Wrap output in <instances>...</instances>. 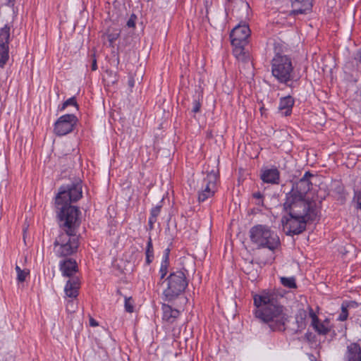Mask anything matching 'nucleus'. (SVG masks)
I'll return each mask as SVG.
<instances>
[{
	"label": "nucleus",
	"mask_w": 361,
	"mask_h": 361,
	"mask_svg": "<svg viewBox=\"0 0 361 361\" xmlns=\"http://www.w3.org/2000/svg\"><path fill=\"white\" fill-rule=\"evenodd\" d=\"M80 181L63 185L59 188L55 197V207L59 226L63 229L54 242V250L59 257L68 258L75 254L79 247V238L76 231L80 221L79 209L71 204L82 196Z\"/></svg>",
	"instance_id": "nucleus-1"
},
{
	"label": "nucleus",
	"mask_w": 361,
	"mask_h": 361,
	"mask_svg": "<svg viewBox=\"0 0 361 361\" xmlns=\"http://www.w3.org/2000/svg\"><path fill=\"white\" fill-rule=\"evenodd\" d=\"M283 294L276 290H263L253 295L256 309L255 315L262 322L267 324L272 331H284L290 316L281 300Z\"/></svg>",
	"instance_id": "nucleus-2"
},
{
	"label": "nucleus",
	"mask_w": 361,
	"mask_h": 361,
	"mask_svg": "<svg viewBox=\"0 0 361 361\" xmlns=\"http://www.w3.org/2000/svg\"><path fill=\"white\" fill-rule=\"evenodd\" d=\"M283 211L288 215L302 216L310 221H315L317 216L316 204L302 196L287 192L283 204Z\"/></svg>",
	"instance_id": "nucleus-3"
},
{
	"label": "nucleus",
	"mask_w": 361,
	"mask_h": 361,
	"mask_svg": "<svg viewBox=\"0 0 361 361\" xmlns=\"http://www.w3.org/2000/svg\"><path fill=\"white\" fill-rule=\"evenodd\" d=\"M271 73L279 83L292 89L299 80V78L295 75L292 60L287 55H275L271 60Z\"/></svg>",
	"instance_id": "nucleus-4"
},
{
	"label": "nucleus",
	"mask_w": 361,
	"mask_h": 361,
	"mask_svg": "<svg viewBox=\"0 0 361 361\" xmlns=\"http://www.w3.org/2000/svg\"><path fill=\"white\" fill-rule=\"evenodd\" d=\"M188 271L185 269H172L169 275L165 279L164 283H166L163 290V300L172 302L183 294L188 286V279L186 276Z\"/></svg>",
	"instance_id": "nucleus-5"
},
{
	"label": "nucleus",
	"mask_w": 361,
	"mask_h": 361,
	"mask_svg": "<svg viewBox=\"0 0 361 361\" xmlns=\"http://www.w3.org/2000/svg\"><path fill=\"white\" fill-rule=\"evenodd\" d=\"M249 233L251 242L259 249L267 248L274 251L281 245L279 237L267 225H255L250 228Z\"/></svg>",
	"instance_id": "nucleus-6"
},
{
	"label": "nucleus",
	"mask_w": 361,
	"mask_h": 361,
	"mask_svg": "<svg viewBox=\"0 0 361 361\" xmlns=\"http://www.w3.org/2000/svg\"><path fill=\"white\" fill-rule=\"evenodd\" d=\"M59 269L63 276L69 278L64 288L66 295L75 298L78 295L80 284L79 277L75 276L79 271L78 263L73 258H66L60 261Z\"/></svg>",
	"instance_id": "nucleus-7"
},
{
	"label": "nucleus",
	"mask_w": 361,
	"mask_h": 361,
	"mask_svg": "<svg viewBox=\"0 0 361 361\" xmlns=\"http://www.w3.org/2000/svg\"><path fill=\"white\" fill-rule=\"evenodd\" d=\"M313 221L302 216L288 214L284 215L281 219V223L283 229L286 231V234L290 236L302 233L305 231L307 224Z\"/></svg>",
	"instance_id": "nucleus-8"
},
{
	"label": "nucleus",
	"mask_w": 361,
	"mask_h": 361,
	"mask_svg": "<svg viewBox=\"0 0 361 361\" xmlns=\"http://www.w3.org/2000/svg\"><path fill=\"white\" fill-rule=\"evenodd\" d=\"M217 174L212 171L202 180L201 186L198 189V201L204 202L208 198L213 197L216 190Z\"/></svg>",
	"instance_id": "nucleus-9"
},
{
	"label": "nucleus",
	"mask_w": 361,
	"mask_h": 361,
	"mask_svg": "<svg viewBox=\"0 0 361 361\" xmlns=\"http://www.w3.org/2000/svg\"><path fill=\"white\" fill-rule=\"evenodd\" d=\"M78 119L73 114H68L60 116L54 123V131L58 136H63L71 133Z\"/></svg>",
	"instance_id": "nucleus-10"
},
{
	"label": "nucleus",
	"mask_w": 361,
	"mask_h": 361,
	"mask_svg": "<svg viewBox=\"0 0 361 361\" xmlns=\"http://www.w3.org/2000/svg\"><path fill=\"white\" fill-rule=\"evenodd\" d=\"M314 175L310 171H306L303 176L296 183L293 184L292 188L289 192L296 196L305 197L307 193L310 190L312 183L310 178Z\"/></svg>",
	"instance_id": "nucleus-11"
},
{
	"label": "nucleus",
	"mask_w": 361,
	"mask_h": 361,
	"mask_svg": "<svg viewBox=\"0 0 361 361\" xmlns=\"http://www.w3.org/2000/svg\"><path fill=\"white\" fill-rule=\"evenodd\" d=\"M250 35V30L249 26L244 25H238L235 26L230 34L231 44H247V39Z\"/></svg>",
	"instance_id": "nucleus-12"
},
{
	"label": "nucleus",
	"mask_w": 361,
	"mask_h": 361,
	"mask_svg": "<svg viewBox=\"0 0 361 361\" xmlns=\"http://www.w3.org/2000/svg\"><path fill=\"white\" fill-rule=\"evenodd\" d=\"M260 178L264 183L278 185L280 183V171L275 166L261 170Z\"/></svg>",
	"instance_id": "nucleus-13"
},
{
	"label": "nucleus",
	"mask_w": 361,
	"mask_h": 361,
	"mask_svg": "<svg viewBox=\"0 0 361 361\" xmlns=\"http://www.w3.org/2000/svg\"><path fill=\"white\" fill-rule=\"evenodd\" d=\"M344 361H361V346L357 342L347 345Z\"/></svg>",
	"instance_id": "nucleus-14"
},
{
	"label": "nucleus",
	"mask_w": 361,
	"mask_h": 361,
	"mask_svg": "<svg viewBox=\"0 0 361 361\" xmlns=\"http://www.w3.org/2000/svg\"><path fill=\"white\" fill-rule=\"evenodd\" d=\"M293 10L290 15L306 14L311 11L310 0H290Z\"/></svg>",
	"instance_id": "nucleus-15"
},
{
	"label": "nucleus",
	"mask_w": 361,
	"mask_h": 361,
	"mask_svg": "<svg viewBox=\"0 0 361 361\" xmlns=\"http://www.w3.org/2000/svg\"><path fill=\"white\" fill-rule=\"evenodd\" d=\"M295 99L292 96L283 97L279 99V111L282 116H288L292 114Z\"/></svg>",
	"instance_id": "nucleus-16"
},
{
	"label": "nucleus",
	"mask_w": 361,
	"mask_h": 361,
	"mask_svg": "<svg viewBox=\"0 0 361 361\" xmlns=\"http://www.w3.org/2000/svg\"><path fill=\"white\" fill-rule=\"evenodd\" d=\"M161 310L163 312L162 319L169 324H173L180 315L179 310L173 308L168 304H162Z\"/></svg>",
	"instance_id": "nucleus-17"
},
{
	"label": "nucleus",
	"mask_w": 361,
	"mask_h": 361,
	"mask_svg": "<svg viewBox=\"0 0 361 361\" xmlns=\"http://www.w3.org/2000/svg\"><path fill=\"white\" fill-rule=\"evenodd\" d=\"M307 317V312L304 309H300L298 310L295 314V324L297 325V328L294 329L295 334L301 333L307 326L306 319Z\"/></svg>",
	"instance_id": "nucleus-18"
},
{
	"label": "nucleus",
	"mask_w": 361,
	"mask_h": 361,
	"mask_svg": "<svg viewBox=\"0 0 361 361\" xmlns=\"http://www.w3.org/2000/svg\"><path fill=\"white\" fill-rule=\"evenodd\" d=\"M358 307V303L355 301H343L341 304V312L338 315V320L344 322L348 319V310L351 308H356Z\"/></svg>",
	"instance_id": "nucleus-19"
},
{
	"label": "nucleus",
	"mask_w": 361,
	"mask_h": 361,
	"mask_svg": "<svg viewBox=\"0 0 361 361\" xmlns=\"http://www.w3.org/2000/svg\"><path fill=\"white\" fill-rule=\"evenodd\" d=\"M232 46L233 47V54L234 56L238 59V60H242V61H249V58H248V56H247L245 54V53L244 52V47L247 44H241L238 45V44H231Z\"/></svg>",
	"instance_id": "nucleus-20"
},
{
	"label": "nucleus",
	"mask_w": 361,
	"mask_h": 361,
	"mask_svg": "<svg viewBox=\"0 0 361 361\" xmlns=\"http://www.w3.org/2000/svg\"><path fill=\"white\" fill-rule=\"evenodd\" d=\"M154 259L152 237L149 236L145 248V264L149 265Z\"/></svg>",
	"instance_id": "nucleus-21"
},
{
	"label": "nucleus",
	"mask_w": 361,
	"mask_h": 361,
	"mask_svg": "<svg viewBox=\"0 0 361 361\" xmlns=\"http://www.w3.org/2000/svg\"><path fill=\"white\" fill-rule=\"evenodd\" d=\"M10 26L5 25L0 30V45H8V39L10 37Z\"/></svg>",
	"instance_id": "nucleus-22"
},
{
	"label": "nucleus",
	"mask_w": 361,
	"mask_h": 361,
	"mask_svg": "<svg viewBox=\"0 0 361 361\" xmlns=\"http://www.w3.org/2000/svg\"><path fill=\"white\" fill-rule=\"evenodd\" d=\"M9 59L8 45H0V67L3 68Z\"/></svg>",
	"instance_id": "nucleus-23"
},
{
	"label": "nucleus",
	"mask_w": 361,
	"mask_h": 361,
	"mask_svg": "<svg viewBox=\"0 0 361 361\" xmlns=\"http://www.w3.org/2000/svg\"><path fill=\"white\" fill-rule=\"evenodd\" d=\"M203 99V96L202 94H198L197 96H194V99L192 102V111L195 114L199 113L201 109L202 102Z\"/></svg>",
	"instance_id": "nucleus-24"
},
{
	"label": "nucleus",
	"mask_w": 361,
	"mask_h": 361,
	"mask_svg": "<svg viewBox=\"0 0 361 361\" xmlns=\"http://www.w3.org/2000/svg\"><path fill=\"white\" fill-rule=\"evenodd\" d=\"M281 284L288 288H296L297 285L295 277H281L280 279Z\"/></svg>",
	"instance_id": "nucleus-25"
},
{
	"label": "nucleus",
	"mask_w": 361,
	"mask_h": 361,
	"mask_svg": "<svg viewBox=\"0 0 361 361\" xmlns=\"http://www.w3.org/2000/svg\"><path fill=\"white\" fill-rule=\"evenodd\" d=\"M68 106H73L76 107V109H79L78 104L76 101L75 97H72L65 101L61 105L59 106L58 110L60 111H63L66 109V108Z\"/></svg>",
	"instance_id": "nucleus-26"
},
{
	"label": "nucleus",
	"mask_w": 361,
	"mask_h": 361,
	"mask_svg": "<svg viewBox=\"0 0 361 361\" xmlns=\"http://www.w3.org/2000/svg\"><path fill=\"white\" fill-rule=\"evenodd\" d=\"M312 326L314 330L320 335H326L330 331V329L323 323L320 322L319 320H318L317 323L312 324Z\"/></svg>",
	"instance_id": "nucleus-27"
},
{
	"label": "nucleus",
	"mask_w": 361,
	"mask_h": 361,
	"mask_svg": "<svg viewBox=\"0 0 361 361\" xmlns=\"http://www.w3.org/2000/svg\"><path fill=\"white\" fill-rule=\"evenodd\" d=\"M105 36L106 37L109 42V47H114V42L119 37L120 31L118 30H114L112 32L108 31Z\"/></svg>",
	"instance_id": "nucleus-28"
},
{
	"label": "nucleus",
	"mask_w": 361,
	"mask_h": 361,
	"mask_svg": "<svg viewBox=\"0 0 361 361\" xmlns=\"http://www.w3.org/2000/svg\"><path fill=\"white\" fill-rule=\"evenodd\" d=\"M162 207L161 204L157 205L156 207H153L150 211V216L149 219H151V221L154 220H157V216L159 215L161 209Z\"/></svg>",
	"instance_id": "nucleus-29"
},
{
	"label": "nucleus",
	"mask_w": 361,
	"mask_h": 361,
	"mask_svg": "<svg viewBox=\"0 0 361 361\" xmlns=\"http://www.w3.org/2000/svg\"><path fill=\"white\" fill-rule=\"evenodd\" d=\"M125 310L127 312L132 313L134 311L133 300L131 297H125Z\"/></svg>",
	"instance_id": "nucleus-30"
},
{
	"label": "nucleus",
	"mask_w": 361,
	"mask_h": 361,
	"mask_svg": "<svg viewBox=\"0 0 361 361\" xmlns=\"http://www.w3.org/2000/svg\"><path fill=\"white\" fill-rule=\"evenodd\" d=\"M253 198L256 199L255 204L258 206H263L264 205V195L259 192H256L252 194Z\"/></svg>",
	"instance_id": "nucleus-31"
},
{
	"label": "nucleus",
	"mask_w": 361,
	"mask_h": 361,
	"mask_svg": "<svg viewBox=\"0 0 361 361\" xmlns=\"http://www.w3.org/2000/svg\"><path fill=\"white\" fill-rule=\"evenodd\" d=\"M30 271L27 269H23L18 274H17V280L18 282H24L26 277L29 275Z\"/></svg>",
	"instance_id": "nucleus-32"
},
{
	"label": "nucleus",
	"mask_w": 361,
	"mask_h": 361,
	"mask_svg": "<svg viewBox=\"0 0 361 361\" xmlns=\"http://www.w3.org/2000/svg\"><path fill=\"white\" fill-rule=\"evenodd\" d=\"M357 69L361 72V49H359L355 56Z\"/></svg>",
	"instance_id": "nucleus-33"
},
{
	"label": "nucleus",
	"mask_w": 361,
	"mask_h": 361,
	"mask_svg": "<svg viewBox=\"0 0 361 361\" xmlns=\"http://www.w3.org/2000/svg\"><path fill=\"white\" fill-rule=\"evenodd\" d=\"M90 59L92 61L91 64V69L92 71H94L97 69V59H96V54L95 52H93L90 54Z\"/></svg>",
	"instance_id": "nucleus-34"
},
{
	"label": "nucleus",
	"mask_w": 361,
	"mask_h": 361,
	"mask_svg": "<svg viewBox=\"0 0 361 361\" xmlns=\"http://www.w3.org/2000/svg\"><path fill=\"white\" fill-rule=\"evenodd\" d=\"M136 19L137 16L135 14H132L129 19L128 20L126 25L128 27H135Z\"/></svg>",
	"instance_id": "nucleus-35"
},
{
	"label": "nucleus",
	"mask_w": 361,
	"mask_h": 361,
	"mask_svg": "<svg viewBox=\"0 0 361 361\" xmlns=\"http://www.w3.org/2000/svg\"><path fill=\"white\" fill-rule=\"evenodd\" d=\"M169 271V269L166 267H163L160 266V269L159 271V273L160 274V281L166 278L167 273Z\"/></svg>",
	"instance_id": "nucleus-36"
},
{
	"label": "nucleus",
	"mask_w": 361,
	"mask_h": 361,
	"mask_svg": "<svg viewBox=\"0 0 361 361\" xmlns=\"http://www.w3.org/2000/svg\"><path fill=\"white\" fill-rule=\"evenodd\" d=\"M309 310H310L309 314H310V317L312 318V324L317 323L318 322V320H319L318 317L314 312L313 310L311 307H309Z\"/></svg>",
	"instance_id": "nucleus-37"
},
{
	"label": "nucleus",
	"mask_w": 361,
	"mask_h": 361,
	"mask_svg": "<svg viewBox=\"0 0 361 361\" xmlns=\"http://www.w3.org/2000/svg\"><path fill=\"white\" fill-rule=\"evenodd\" d=\"M354 199L356 200L359 208L361 209V191L355 192Z\"/></svg>",
	"instance_id": "nucleus-38"
},
{
	"label": "nucleus",
	"mask_w": 361,
	"mask_h": 361,
	"mask_svg": "<svg viewBox=\"0 0 361 361\" xmlns=\"http://www.w3.org/2000/svg\"><path fill=\"white\" fill-rule=\"evenodd\" d=\"M171 249L169 247L166 248L164 251L162 259L169 260Z\"/></svg>",
	"instance_id": "nucleus-39"
},
{
	"label": "nucleus",
	"mask_w": 361,
	"mask_h": 361,
	"mask_svg": "<svg viewBox=\"0 0 361 361\" xmlns=\"http://www.w3.org/2000/svg\"><path fill=\"white\" fill-rule=\"evenodd\" d=\"M4 361H15V357L13 354L7 353Z\"/></svg>",
	"instance_id": "nucleus-40"
},
{
	"label": "nucleus",
	"mask_w": 361,
	"mask_h": 361,
	"mask_svg": "<svg viewBox=\"0 0 361 361\" xmlns=\"http://www.w3.org/2000/svg\"><path fill=\"white\" fill-rule=\"evenodd\" d=\"M169 265H170V260H166V259H161V267H166V268L169 269Z\"/></svg>",
	"instance_id": "nucleus-41"
},
{
	"label": "nucleus",
	"mask_w": 361,
	"mask_h": 361,
	"mask_svg": "<svg viewBox=\"0 0 361 361\" xmlns=\"http://www.w3.org/2000/svg\"><path fill=\"white\" fill-rule=\"evenodd\" d=\"M305 338L308 341H313L314 336H312V334L311 332H307L305 335Z\"/></svg>",
	"instance_id": "nucleus-42"
},
{
	"label": "nucleus",
	"mask_w": 361,
	"mask_h": 361,
	"mask_svg": "<svg viewBox=\"0 0 361 361\" xmlns=\"http://www.w3.org/2000/svg\"><path fill=\"white\" fill-rule=\"evenodd\" d=\"M156 221H157V220H154V221H151V219L149 218L148 226H149V230H152L154 228V224L156 223Z\"/></svg>",
	"instance_id": "nucleus-43"
},
{
	"label": "nucleus",
	"mask_w": 361,
	"mask_h": 361,
	"mask_svg": "<svg viewBox=\"0 0 361 361\" xmlns=\"http://www.w3.org/2000/svg\"><path fill=\"white\" fill-rule=\"evenodd\" d=\"M90 325L91 326H98V322L95 319L91 318L90 319Z\"/></svg>",
	"instance_id": "nucleus-44"
},
{
	"label": "nucleus",
	"mask_w": 361,
	"mask_h": 361,
	"mask_svg": "<svg viewBox=\"0 0 361 361\" xmlns=\"http://www.w3.org/2000/svg\"><path fill=\"white\" fill-rule=\"evenodd\" d=\"M128 86L130 87H133L135 85V80L133 78H130L128 82Z\"/></svg>",
	"instance_id": "nucleus-45"
},
{
	"label": "nucleus",
	"mask_w": 361,
	"mask_h": 361,
	"mask_svg": "<svg viewBox=\"0 0 361 361\" xmlns=\"http://www.w3.org/2000/svg\"><path fill=\"white\" fill-rule=\"evenodd\" d=\"M23 269H21L20 267L18 265L16 266V271L17 272V274H18L20 271H22Z\"/></svg>",
	"instance_id": "nucleus-46"
},
{
	"label": "nucleus",
	"mask_w": 361,
	"mask_h": 361,
	"mask_svg": "<svg viewBox=\"0 0 361 361\" xmlns=\"http://www.w3.org/2000/svg\"><path fill=\"white\" fill-rule=\"evenodd\" d=\"M15 1H16V0H8V5L13 6V5H14V4H15Z\"/></svg>",
	"instance_id": "nucleus-47"
},
{
	"label": "nucleus",
	"mask_w": 361,
	"mask_h": 361,
	"mask_svg": "<svg viewBox=\"0 0 361 361\" xmlns=\"http://www.w3.org/2000/svg\"><path fill=\"white\" fill-rule=\"evenodd\" d=\"M337 190H338V192L339 193H342L343 192V187H338Z\"/></svg>",
	"instance_id": "nucleus-48"
},
{
	"label": "nucleus",
	"mask_w": 361,
	"mask_h": 361,
	"mask_svg": "<svg viewBox=\"0 0 361 361\" xmlns=\"http://www.w3.org/2000/svg\"><path fill=\"white\" fill-rule=\"evenodd\" d=\"M117 293L120 295H122V293H121V290H117Z\"/></svg>",
	"instance_id": "nucleus-49"
},
{
	"label": "nucleus",
	"mask_w": 361,
	"mask_h": 361,
	"mask_svg": "<svg viewBox=\"0 0 361 361\" xmlns=\"http://www.w3.org/2000/svg\"><path fill=\"white\" fill-rule=\"evenodd\" d=\"M228 1H231V0H227Z\"/></svg>",
	"instance_id": "nucleus-50"
}]
</instances>
